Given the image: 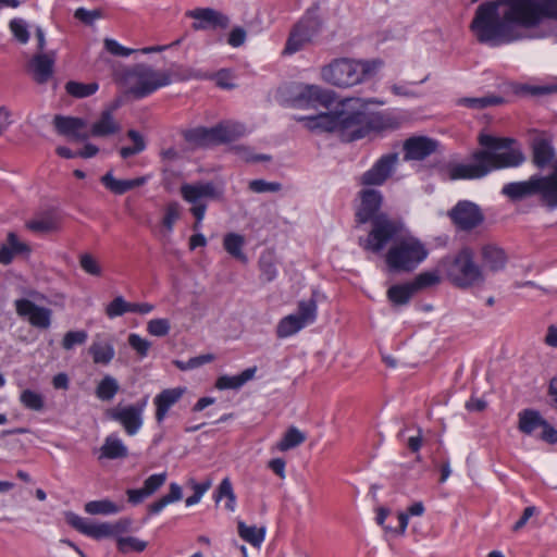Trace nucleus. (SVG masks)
Listing matches in <instances>:
<instances>
[{"label":"nucleus","mask_w":557,"mask_h":557,"mask_svg":"<svg viewBox=\"0 0 557 557\" xmlns=\"http://www.w3.org/2000/svg\"><path fill=\"white\" fill-rule=\"evenodd\" d=\"M543 17L557 20V0H495L481 3L470 28L479 42L491 47L527 37L525 29Z\"/></svg>","instance_id":"1"},{"label":"nucleus","mask_w":557,"mask_h":557,"mask_svg":"<svg viewBox=\"0 0 557 557\" xmlns=\"http://www.w3.org/2000/svg\"><path fill=\"white\" fill-rule=\"evenodd\" d=\"M479 143L485 149L472 153L468 162L450 163L449 180H479L494 170L521 165L525 157L520 149L511 148L513 139L480 134Z\"/></svg>","instance_id":"2"},{"label":"nucleus","mask_w":557,"mask_h":557,"mask_svg":"<svg viewBox=\"0 0 557 557\" xmlns=\"http://www.w3.org/2000/svg\"><path fill=\"white\" fill-rule=\"evenodd\" d=\"M360 98H346L338 103V134L347 141H354L388 126L387 119L377 112H369Z\"/></svg>","instance_id":"3"},{"label":"nucleus","mask_w":557,"mask_h":557,"mask_svg":"<svg viewBox=\"0 0 557 557\" xmlns=\"http://www.w3.org/2000/svg\"><path fill=\"white\" fill-rule=\"evenodd\" d=\"M180 69L181 66L172 64L169 70L162 71L156 70L146 63H137L124 72L123 82L129 94L137 99H141L162 87L169 86L173 81L210 77L200 72H189L187 75H181Z\"/></svg>","instance_id":"4"},{"label":"nucleus","mask_w":557,"mask_h":557,"mask_svg":"<svg viewBox=\"0 0 557 557\" xmlns=\"http://www.w3.org/2000/svg\"><path fill=\"white\" fill-rule=\"evenodd\" d=\"M381 66L382 62L379 60L336 59L322 67L321 77L327 84L337 87H350L374 76Z\"/></svg>","instance_id":"5"},{"label":"nucleus","mask_w":557,"mask_h":557,"mask_svg":"<svg viewBox=\"0 0 557 557\" xmlns=\"http://www.w3.org/2000/svg\"><path fill=\"white\" fill-rule=\"evenodd\" d=\"M429 256V249L419 238L401 236L391 245L385 253V263L389 272H412Z\"/></svg>","instance_id":"6"},{"label":"nucleus","mask_w":557,"mask_h":557,"mask_svg":"<svg viewBox=\"0 0 557 557\" xmlns=\"http://www.w3.org/2000/svg\"><path fill=\"white\" fill-rule=\"evenodd\" d=\"M446 277L456 286L467 288L484 281L481 268L474 262L473 251L463 247L455 256L442 261Z\"/></svg>","instance_id":"7"},{"label":"nucleus","mask_w":557,"mask_h":557,"mask_svg":"<svg viewBox=\"0 0 557 557\" xmlns=\"http://www.w3.org/2000/svg\"><path fill=\"white\" fill-rule=\"evenodd\" d=\"M370 223L368 236L359 238V245L367 251L380 253L403 236L404 224L387 214H381Z\"/></svg>","instance_id":"8"},{"label":"nucleus","mask_w":557,"mask_h":557,"mask_svg":"<svg viewBox=\"0 0 557 557\" xmlns=\"http://www.w3.org/2000/svg\"><path fill=\"white\" fill-rule=\"evenodd\" d=\"M65 520L72 528L95 540L119 536L120 534L127 532L132 525V520L128 518H122L113 523H91L72 511L65 513Z\"/></svg>","instance_id":"9"},{"label":"nucleus","mask_w":557,"mask_h":557,"mask_svg":"<svg viewBox=\"0 0 557 557\" xmlns=\"http://www.w3.org/2000/svg\"><path fill=\"white\" fill-rule=\"evenodd\" d=\"M148 405V396L135 404L116 406L107 411L108 418L120 423L128 436L136 435L144 424V412Z\"/></svg>","instance_id":"10"},{"label":"nucleus","mask_w":557,"mask_h":557,"mask_svg":"<svg viewBox=\"0 0 557 557\" xmlns=\"http://www.w3.org/2000/svg\"><path fill=\"white\" fill-rule=\"evenodd\" d=\"M448 218L458 231L471 232L485 220L479 205L470 200H459L448 212Z\"/></svg>","instance_id":"11"},{"label":"nucleus","mask_w":557,"mask_h":557,"mask_svg":"<svg viewBox=\"0 0 557 557\" xmlns=\"http://www.w3.org/2000/svg\"><path fill=\"white\" fill-rule=\"evenodd\" d=\"M519 425L518 429L527 434L533 435L537 430H541L539 437L548 443H557V430L552 426L542 414L534 409H524L519 412Z\"/></svg>","instance_id":"12"},{"label":"nucleus","mask_w":557,"mask_h":557,"mask_svg":"<svg viewBox=\"0 0 557 557\" xmlns=\"http://www.w3.org/2000/svg\"><path fill=\"white\" fill-rule=\"evenodd\" d=\"M318 22L313 17L301 18L290 30L287 38L284 54H294L301 50L318 33Z\"/></svg>","instance_id":"13"},{"label":"nucleus","mask_w":557,"mask_h":557,"mask_svg":"<svg viewBox=\"0 0 557 557\" xmlns=\"http://www.w3.org/2000/svg\"><path fill=\"white\" fill-rule=\"evenodd\" d=\"M398 162L397 153H387L382 156L368 171L359 178L360 185L381 186L392 175L395 165Z\"/></svg>","instance_id":"14"},{"label":"nucleus","mask_w":557,"mask_h":557,"mask_svg":"<svg viewBox=\"0 0 557 557\" xmlns=\"http://www.w3.org/2000/svg\"><path fill=\"white\" fill-rule=\"evenodd\" d=\"M359 205L356 209V221L359 224L372 222L382 213H379L382 203L383 195L380 190L373 188H363L358 193Z\"/></svg>","instance_id":"15"},{"label":"nucleus","mask_w":557,"mask_h":557,"mask_svg":"<svg viewBox=\"0 0 557 557\" xmlns=\"http://www.w3.org/2000/svg\"><path fill=\"white\" fill-rule=\"evenodd\" d=\"M180 190L183 199L191 207L207 206L205 200H218L223 196L222 190L218 189L212 182L183 184Z\"/></svg>","instance_id":"16"},{"label":"nucleus","mask_w":557,"mask_h":557,"mask_svg":"<svg viewBox=\"0 0 557 557\" xmlns=\"http://www.w3.org/2000/svg\"><path fill=\"white\" fill-rule=\"evenodd\" d=\"M14 307L18 317L27 319L32 326L42 330L50 326L52 311L49 308L37 306L26 298L16 299Z\"/></svg>","instance_id":"17"},{"label":"nucleus","mask_w":557,"mask_h":557,"mask_svg":"<svg viewBox=\"0 0 557 557\" xmlns=\"http://www.w3.org/2000/svg\"><path fill=\"white\" fill-rule=\"evenodd\" d=\"M53 125L60 135L73 140L84 141L90 137L87 121L82 117L55 115Z\"/></svg>","instance_id":"18"},{"label":"nucleus","mask_w":557,"mask_h":557,"mask_svg":"<svg viewBox=\"0 0 557 557\" xmlns=\"http://www.w3.org/2000/svg\"><path fill=\"white\" fill-rule=\"evenodd\" d=\"M532 161L539 169L549 166L554 170V163L557 161L552 140L544 134H536L532 139Z\"/></svg>","instance_id":"19"},{"label":"nucleus","mask_w":557,"mask_h":557,"mask_svg":"<svg viewBox=\"0 0 557 557\" xmlns=\"http://www.w3.org/2000/svg\"><path fill=\"white\" fill-rule=\"evenodd\" d=\"M186 16L196 20L193 23L195 30L225 27L228 20L223 14L210 8H197L186 12Z\"/></svg>","instance_id":"20"},{"label":"nucleus","mask_w":557,"mask_h":557,"mask_svg":"<svg viewBox=\"0 0 557 557\" xmlns=\"http://www.w3.org/2000/svg\"><path fill=\"white\" fill-rule=\"evenodd\" d=\"M296 120L302 122L308 129L313 132L338 133V104L333 111L318 115H299L296 116Z\"/></svg>","instance_id":"21"},{"label":"nucleus","mask_w":557,"mask_h":557,"mask_svg":"<svg viewBox=\"0 0 557 557\" xmlns=\"http://www.w3.org/2000/svg\"><path fill=\"white\" fill-rule=\"evenodd\" d=\"M334 94L318 85H304L297 94L296 101L299 106L315 107L318 104L330 108L334 101Z\"/></svg>","instance_id":"22"},{"label":"nucleus","mask_w":557,"mask_h":557,"mask_svg":"<svg viewBox=\"0 0 557 557\" xmlns=\"http://www.w3.org/2000/svg\"><path fill=\"white\" fill-rule=\"evenodd\" d=\"M537 196L549 209L557 208V161L548 175L537 174Z\"/></svg>","instance_id":"23"},{"label":"nucleus","mask_w":557,"mask_h":557,"mask_svg":"<svg viewBox=\"0 0 557 557\" xmlns=\"http://www.w3.org/2000/svg\"><path fill=\"white\" fill-rule=\"evenodd\" d=\"M437 148V141L428 137H411L404 144L406 160H423Z\"/></svg>","instance_id":"24"},{"label":"nucleus","mask_w":557,"mask_h":557,"mask_svg":"<svg viewBox=\"0 0 557 557\" xmlns=\"http://www.w3.org/2000/svg\"><path fill=\"white\" fill-rule=\"evenodd\" d=\"M149 178V175H144L132 180H117L113 176L112 172L109 171L103 176H101L100 182L111 193L115 195H123L128 190L145 185Z\"/></svg>","instance_id":"25"},{"label":"nucleus","mask_w":557,"mask_h":557,"mask_svg":"<svg viewBox=\"0 0 557 557\" xmlns=\"http://www.w3.org/2000/svg\"><path fill=\"white\" fill-rule=\"evenodd\" d=\"M185 389L181 387L163 389L153 398L156 406V420L158 423L163 422L168 411L174 406L183 396Z\"/></svg>","instance_id":"26"},{"label":"nucleus","mask_w":557,"mask_h":557,"mask_svg":"<svg viewBox=\"0 0 557 557\" xmlns=\"http://www.w3.org/2000/svg\"><path fill=\"white\" fill-rule=\"evenodd\" d=\"M537 174H534L528 181L512 182L504 185L502 194L511 200H521L525 197L537 195Z\"/></svg>","instance_id":"27"},{"label":"nucleus","mask_w":557,"mask_h":557,"mask_svg":"<svg viewBox=\"0 0 557 557\" xmlns=\"http://www.w3.org/2000/svg\"><path fill=\"white\" fill-rule=\"evenodd\" d=\"M128 456V448L117 434H109L99 448L98 459H123Z\"/></svg>","instance_id":"28"},{"label":"nucleus","mask_w":557,"mask_h":557,"mask_svg":"<svg viewBox=\"0 0 557 557\" xmlns=\"http://www.w3.org/2000/svg\"><path fill=\"white\" fill-rule=\"evenodd\" d=\"M481 257L486 269L497 272L505 268L507 255L503 248L494 244H486L481 249Z\"/></svg>","instance_id":"29"},{"label":"nucleus","mask_w":557,"mask_h":557,"mask_svg":"<svg viewBox=\"0 0 557 557\" xmlns=\"http://www.w3.org/2000/svg\"><path fill=\"white\" fill-rule=\"evenodd\" d=\"M54 55L39 53L34 55L30 61V67L34 74V78L37 83H46L53 73Z\"/></svg>","instance_id":"30"},{"label":"nucleus","mask_w":557,"mask_h":557,"mask_svg":"<svg viewBox=\"0 0 557 557\" xmlns=\"http://www.w3.org/2000/svg\"><path fill=\"white\" fill-rule=\"evenodd\" d=\"M246 132L243 124L236 122H223L212 127L213 143L222 144L233 141Z\"/></svg>","instance_id":"31"},{"label":"nucleus","mask_w":557,"mask_h":557,"mask_svg":"<svg viewBox=\"0 0 557 557\" xmlns=\"http://www.w3.org/2000/svg\"><path fill=\"white\" fill-rule=\"evenodd\" d=\"M120 131V124L115 121L111 110L101 112L100 117L91 125L88 133L94 137H107Z\"/></svg>","instance_id":"32"},{"label":"nucleus","mask_w":557,"mask_h":557,"mask_svg":"<svg viewBox=\"0 0 557 557\" xmlns=\"http://www.w3.org/2000/svg\"><path fill=\"white\" fill-rule=\"evenodd\" d=\"M257 367H251L244 370L237 375H222L218 377L215 387L219 389H238L244 386L248 381L255 377Z\"/></svg>","instance_id":"33"},{"label":"nucleus","mask_w":557,"mask_h":557,"mask_svg":"<svg viewBox=\"0 0 557 557\" xmlns=\"http://www.w3.org/2000/svg\"><path fill=\"white\" fill-rule=\"evenodd\" d=\"M245 237L237 233H227L223 237V248L234 259L247 263L248 258L244 252Z\"/></svg>","instance_id":"34"},{"label":"nucleus","mask_w":557,"mask_h":557,"mask_svg":"<svg viewBox=\"0 0 557 557\" xmlns=\"http://www.w3.org/2000/svg\"><path fill=\"white\" fill-rule=\"evenodd\" d=\"M28 230L38 234H48L59 230L60 219L52 213L39 215L26 223Z\"/></svg>","instance_id":"35"},{"label":"nucleus","mask_w":557,"mask_h":557,"mask_svg":"<svg viewBox=\"0 0 557 557\" xmlns=\"http://www.w3.org/2000/svg\"><path fill=\"white\" fill-rule=\"evenodd\" d=\"M28 251V247L21 243L14 233H9L7 244L0 248V263L9 264L12 262L14 255Z\"/></svg>","instance_id":"36"},{"label":"nucleus","mask_w":557,"mask_h":557,"mask_svg":"<svg viewBox=\"0 0 557 557\" xmlns=\"http://www.w3.org/2000/svg\"><path fill=\"white\" fill-rule=\"evenodd\" d=\"M89 354L97 364H109L115 356L112 344L106 342H94L89 347Z\"/></svg>","instance_id":"37"},{"label":"nucleus","mask_w":557,"mask_h":557,"mask_svg":"<svg viewBox=\"0 0 557 557\" xmlns=\"http://www.w3.org/2000/svg\"><path fill=\"white\" fill-rule=\"evenodd\" d=\"M238 535L252 546L259 547L265 537V528H257L255 525H247L243 521L237 523Z\"/></svg>","instance_id":"38"},{"label":"nucleus","mask_w":557,"mask_h":557,"mask_svg":"<svg viewBox=\"0 0 557 557\" xmlns=\"http://www.w3.org/2000/svg\"><path fill=\"white\" fill-rule=\"evenodd\" d=\"M305 323L294 313L284 317L276 326V335L278 338H286L295 335L306 327Z\"/></svg>","instance_id":"39"},{"label":"nucleus","mask_w":557,"mask_h":557,"mask_svg":"<svg viewBox=\"0 0 557 557\" xmlns=\"http://www.w3.org/2000/svg\"><path fill=\"white\" fill-rule=\"evenodd\" d=\"M120 391L119 382L111 375H104L96 387V396L102 401L112 400Z\"/></svg>","instance_id":"40"},{"label":"nucleus","mask_w":557,"mask_h":557,"mask_svg":"<svg viewBox=\"0 0 557 557\" xmlns=\"http://www.w3.org/2000/svg\"><path fill=\"white\" fill-rule=\"evenodd\" d=\"M84 509L89 515H115L122 510V507L110 499L90 500L85 504Z\"/></svg>","instance_id":"41"},{"label":"nucleus","mask_w":557,"mask_h":557,"mask_svg":"<svg viewBox=\"0 0 557 557\" xmlns=\"http://www.w3.org/2000/svg\"><path fill=\"white\" fill-rule=\"evenodd\" d=\"M184 138L186 141L198 146L214 145L212 127L199 126L187 129L184 133Z\"/></svg>","instance_id":"42"},{"label":"nucleus","mask_w":557,"mask_h":557,"mask_svg":"<svg viewBox=\"0 0 557 557\" xmlns=\"http://www.w3.org/2000/svg\"><path fill=\"white\" fill-rule=\"evenodd\" d=\"M306 441V436L302 432H300L297 428L290 426L285 434L283 435L282 440L276 443L275 449L280 451H287L289 449H293L300 444H302Z\"/></svg>","instance_id":"43"},{"label":"nucleus","mask_w":557,"mask_h":557,"mask_svg":"<svg viewBox=\"0 0 557 557\" xmlns=\"http://www.w3.org/2000/svg\"><path fill=\"white\" fill-rule=\"evenodd\" d=\"M414 293L411 283L397 284L388 288L387 297L395 305H406Z\"/></svg>","instance_id":"44"},{"label":"nucleus","mask_w":557,"mask_h":557,"mask_svg":"<svg viewBox=\"0 0 557 557\" xmlns=\"http://www.w3.org/2000/svg\"><path fill=\"white\" fill-rule=\"evenodd\" d=\"M318 306L317 301L313 297L307 300H300L297 306V313H294L298 317L305 325L312 324L317 320Z\"/></svg>","instance_id":"45"},{"label":"nucleus","mask_w":557,"mask_h":557,"mask_svg":"<svg viewBox=\"0 0 557 557\" xmlns=\"http://www.w3.org/2000/svg\"><path fill=\"white\" fill-rule=\"evenodd\" d=\"M223 497L226 498L225 508L228 511H235L236 508V496L233 491L232 482L228 478H224L220 483L216 493L214 495L215 502H220Z\"/></svg>","instance_id":"46"},{"label":"nucleus","mask_w":557,"mask_h":557,"mask_svg":"<svg viewBox=\"0 0 557 557\" xmlns=\"http://www.w3.org/2000/svg\"><path fill=\"white\" fill-rule=\"evenodd\" d=\"M116 546L120 553L128 554L132 552L141 553L147 548V542L134 536H116Z\"/></svg>","instance_id":"47"},{"label":"nucleus","mask_w":557,"mask_h":557,"mask_svg":"<svg viewBox=\"0 0 557 557\" xmlns=\"http://www.w3.org/2000/svg\"><path fill=\"white\" fill-rule=\"evenodd\" d=\"M99 88L97 83H78L67 82L65 85L66 92L75 98H85L94 95Z\"/></svg>","instance_id":"48"},{"label":"nucleus","mask_w":557,"mask_h":557,"mask_svg":"<svg viewBox=\"0 0 557 557\" xmlns=\"http://www.w3.org/2000/svg\"><path fill=\"white\" fill-rule=\"evenodd\" d=\"M503 102V98L496 96L461 98L458 103L470 109H484Z\"/></svg>","instance_id":"49"},{"label":"nucleus","mask_w":557,"mask_h":557,"mask_svg":"<svg viewBox=\"0 0 557 557\" xmlns=\"http://www.w3.org/2000/svg\"><path fill=\"white\" fill-rule=\"evenodd\" d=\"M259 269L261 272V278L269 283L276 278L277 269L272 255L262 253L259 258Z\"/></svg>","instance_id":"50"},{"label":"nucleus","mask_w":557,"mask_h":557,"mask_svg":"<svg viewBox=\"0 0 557 557\" xmlns=\"http://www.w3.org/2000/svg\"><path fill=\"white\" fill-rule=\"evenodd\" d=\"M20 401L25 408L34 411H40L45 406L42 395L32 389L23 391L20 395Z\"/></svg>","instance_id":"51"},{"label":"nucleus","mask_w":557,"mask_h":557,"mask_svg":"<svg viewBox=\"0 0 557 557\" xmlns=\"http://www.w3.org/2000/svg\"><path fill=\"white\" fill-rule=\"evenodd\" d=\"M181 208L177 202H170L165 207L164 216L162 219V225L168 233L173 231L175 222L180 219Z\"/></svg>","instance_id":"52"},{"label":"nucleus","mask_w":557,"mask_h":557,"mask_svg":"<svg viewBox=\"0 0 557 557\" xmlns=\"http://www.w3.org/2000/svg\"><path fill=\"white\" fill-rule=\"evenodd\" d=\"M414 292H419L426 287L436 285L440 283V277L434 272H422L418 274L412 282H410Z\"/></svg>","instance_id":"53"},{"label":"nucleus","mask_w":557,"mask_h":557,"mask_svg":"<svg viewBox=\"0 0 557 557\" xmlns=\"http://www.w3.org/2000/svg\"><path fill=\"white\" fill-rule=\"evenodd\" d=\"M129 302L126 301L122 296L115 297L111 302L108 304L106 308V314L110 319H114L116 317H121L124 313H127L129 310Z\"/></svg>","instance_id":"54"},{"label":"nucleus","mask_w":557,"mask_h":557,"mask_svg":"<svg viewBox=\"0 0 557 557\" xmlns=\"http://www.w3.org/2000/svg\"><path fill=\"white\" fill-rule=\"evenodd\" d=\"M81 268L90 275L100 276L102 274V268L98 260L90 253H83L79 257Z\"/></svg>","instance_id":"55"},{"label":"nucleus","mask_w":557,"mask_h":557,"mask_svg":"<svg viewBox=\"0 0 557 557\" xmlns=\"http://www.w3.org/2000/svg\"><path fill=\"white\" fill-rule=\"evenodd\" d=\"M88 338V334L86 331H70L65 333L63 341H62V347L65 350H71L76 345H83Z\"/></svg>","instance_id":"56"},{"label":"nucleus","mask_w":557,"mask_h":557,"mask_svg":"<svg viewBox=\"0 0 557 557\" xmlns=\"http://www.w3.org/2000/svg\"><path fill=\"white\" fill-rule=\"evenodd\" d=\"M168 474L166 472L156 473L148 476L144 482V490L146 491V495L151 496L156 493L166 481Z\"/></svg>","instance_id":"57"},{"label":"nucleus","mask_w":557,"mask_h":557,"mask_svg":"<svg viewBox=\"0 0 557 557\" xmlns=\"http://www.w3.org/2000/svg\"><path fill=\"white\" fill-rule=\"evenodd\" d=\"M171 329L170 321L168 319H152L147 324V331L153 336H165L169 334Z\"/></svg>","instance_id":"58"},{"label":"nucleus","mask_w":557,"mask_h":557,"mask_svg":"<svg viewBox=\"0 0 557 557\" xmlns=\"http://www.w3.org/2000/svg\"><path fill=\"white\" fill-rule=\"evenodd\" d=\"M282 185L277 182H267L264 180H253L249 182V189L253 193H276L280 191Z\"/></svg>","instance_id":"59"},{"label":"nucleus","mask_w":557,"mask_h":557,"mask_svg":"<svg viewBox=\"0 0 557 557\" xmlns=\"http://www.w3.org/2000/svg\"><path fill=\"white\" fill-rule=\"evenodd\" d=\"M10 29L13 33L14 37L22 44H26L28 41L29 34L27 29V24L24 20L13 18L10 22Z\"/></svg>","instance_id":"60"},{"label":"nucleus","mask_w":557,"mask_h":557,"mask_svg":"<svg viewBox=\"0 0 557 557\" xmlns=\"http://www.w3.org/2000/svg\"><path fill=\"white\" fill-rule=\"evenodd\" d=\"M128 344L143 358L148 355L151 346L150 342L134 333L128 336Z\"/></svg>","instance_id":"61"},{"label":"nucleus","mask_w":557,"mask_h":557,"mask_svg":"<svg viewBox=\"0 0 557 557\" xmlns=\"http://www.w3.org/2000/svg\"><path fill=\"white\" fill-rule=\"evenodd\" d=\"M103 44H104L106 50L113 55L129 57L132 53L137 51L135 49L126 48V47L120 45L116 40L111 39V38H106Z\"/></svg>","instance_id":"62"},{"label":"nucleus","mask_w":557,"mask_h":557,"mask_svg":"<svg viewBox=\"0 0 557 557\" xmlns=\"http://www.w3.org/2000/svg\"><path fill=\"white\" fill-rule=\"evenodd\" d=\"M74 16L85 24H91L95 20L99 18L101 15L98 10L89 11L84 8H78L75 11Z\"/></svg>","instance_id":"63"},{"label":"nucleus","mask_w":557,"mask_h":557,"mask_svg":"<svg viewBox=\"0 0 557 557\" xmlns=\"http://www.w3.org/2000/svg\"><path fill=\"white\" fill-rule=\"evenodd\" d=\"M246 40V32L242 27H236L231 30L227 42L232 47H239L242 46Z\"/></svg>","instance_id":"64"}]
</instances>
